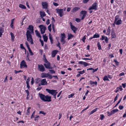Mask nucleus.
I'll return each mask as SVG.
<instances>
[{"label":"nucleus","mask_w":126,"mask_h":126,"mask_svg":"<svg viewBox=\"0 0 126 126\" xmlns=\"http://www.w3.org/2000/svg\"><path fill=\"white\" fill-rule=\"evenodd\" d=\"M39 118V116L38 115H37L36 116V117L34 119L35 121L38 120V118Z\"/></svg>","instance_id":"nucleus-63"},{"label":"nucleus","mask_w":126,"mask_h":126,"mask_svg":"<svg viewBox=\"0 0 126 126\" xmlns=\"http://www.w3.org/2000/svg\"><path fill=\"white\" fill-rule=\"evenodd\" d=\"M110 27H109L108 28V30H107V33H108V34L106 33V34L107 35H109L110 32Z\"/></svg>","instance_id":"nucleus-38"},{"label":"nucleus","mask_w":126,"mask_h":126,"mask_svg":"<svg viewBox=\"0 0 126 126\" xmlns=\"http://www.w3.org/2000/svg\"><path fill=\"white\" fill-rule=\"evenodd\" d=\"M44 62L45 63H48L49 62L47 61V60L46 58V57L45 56V59L44 60Z\"/></svg>","instance_id":"nucleus-52"},{"label":"nucleus","mask_w":126,"mask_h":126,"mask_svg":"<svg viewBox=\"0 0 126 126\" xmlns=\"http://www.w3.org/2000/svg\"><path fill=\"white\" fill-rule=\"evenodd\" d=\"M43 38L44 41L46 42H47L48 39V38L47 36H44L43 35Z\"/></svg>","instance_id":"nucleus-29"},{"label":"nucleus","mask_w":126,"mask_h":126,"mask_svg":"<svg viewBox=\"0 0 126 126\" xmlns=\"http://www.w3.org/2000/svg\"><path fill=\"white\" fill-rule=\"evenodd\" d=\"M24 66V67L27 68V66L26 64V62L25 61L23 60L22 61L20 64V67L21 68H22Z\"/></svg>","instance_id":"nucleus-9"},{"label":"nucleus","mask_w":126,"mask_h":126,"mask_svg":"<svg viewBox=\"0 0 126 126\" xmlns=\"http://www.w3.org/2000/svg\"><path fill=\"white\" fill-rule=\"evenodd\" d=\"M51 24H50L48 27V29L50 32L51 31Z\"/></svg>","instance_id":"nucleus-40"},{"label":"nucleus","mask_w":126,"mask_h":126,"mask_svg":"<svg viewBox=\"0 0 126 126\" xmlns=\"http://www.w3.org/2000/svg\"><path fill=\"white\" fill-rule=\"evenodd\" d=\"M80 14L83 15L81 18L82 20L86 16L87 14V12L85 11H82L80 12Z\"/></svg>","instance_id":"nucleus-11"},{"label":"nucleus","mask_w":126,"mask_h":126,"mask_svg":"<svg viewBox=\"0 0 126 126\" xmlns=\"http://www.w3.org/2000/svg\"><path fill=\"white\" fill-rule=\"evenodd\" d=\"M111 38H116V34L114 30L112 29L111 30Z\"/></svg>","instance_id":"nucleus-10"},{"label":"nucleus","mask_w":126,"mask_h":126,"mask_svg":"<svg viewBox=\"0 0 126 126\" xmlns=\"http://www.w3.org/2000/svg\"><path fill=\"white\" fill-rule=\"evenodd\" d=\"M35 32L36 35L38 37L41 39L42 38V36L40 35L39 32L37 30H35Z\"/></svg>","instance_id":"nucleus-20"},{"label":"nucleus","mask_w":126,"mask_h":126,"mask_svg":"<svg viewBox=\"0 0 126 126\" xmlns=\"http://www.w3.org/2000/svg\"><path fill=\"white\" fill-rule=\"evenodd\" d=\"M38 70L41 72H43L45 70V68L42 64H38Z\"/></svg>","instance_id":"nucleus-6"},{"label":"nucleus","mask_w":126,"mask_h":126,"mask_svg":"<svg viewBox=\"0 0 126 126\" xmlns=\"http://www.w3.org/2000/svg\"><path fill=\"white\" fill-rule=\"evenodd\" d=\"M118 111V109L113 110L111 111L110 113L108 115V116H110L112 114H114L115 112H117Z\"/></svg>","instance_id":"nucleus-16"},{"label":"nucleus","mask_w":126,"mask_h":126,"mask_svg":"<svg viewBox=\"0 0 126 126\" xmlns=\"http://www.w3.org/2000/svg\"><path fill=\"white\" fill-rule=\"evenodd\" d=\"M47 63H44V65L46 68L48 69V67L50 65V63L49 62Z\"/></svg>","instance_id":"nucleus-21"},{"label":"nucleus","mask_w":126,"mask_h":126,"mask_svg":"<svg viewBox=\"0 0 126 126\" xmlns=\"http://www.w3.org/2000/svg\"><path fill=\"white\" fill-rule=\"evenodd\" d=\"M80 8L75 7L73 8L72 9V12L74 13L76 11H78L79 10Z\"/></svg>","instance_id":"nucleus-22"},{"label":"nucleus","mask_w":126,"mask_h":126,"mask_svg":"<svg viewBox=\"0 0 126 126\" xmlns=\"http://www.w3.org/2000/svg\"><path fill=\"white\" fill-rule=\"evenodd\" d=\"M86 39V38L85 36H84L82 39V40L83 42H85V39Z\"/></svg>","instance_id":"nucleus-53"},{"label":"nucleus","mask_w":126,"mask_h":126,"mask_svg":"<svg viewBox=\"0 0 126 126\" xmlns=\"http://www.w3.org/2000/svg\"><path fill=\"white\" fill-rule=\"evenodd\" d=\"M48 78L50 79H52V77L51 75L49 74H48Z\"/></svg>","instance_id":"nucleus-62"},{"label":"nucleus","mask_w":126,"mask_h":126,"mask_svg":"<svg viewBox=\"0 0 126 126\" xmlns=\"http://www.w3.org/2000/svg\"><path fill=\"white\" fill-rule=\"evenodd\" d=\"M27 29L31 31L30 32V34H34V29L33 27L31 25H30L27 28Z\"/></svg>","instance_id":"nucleus-8"},{"label":"nucleus","mask_w":126,"mask_h":126,"mask_svg":"<svg viewBox=\"0 0 126 126\" xmlns=\"http://www.w3.org/2000/svg\"><path fill=\"white\" fill-rule=\"evenodd\" d=\"M28 50L29 51V53L30 54V55H33V53L32 52V51L31 50V48H30V47L28 48Z\"/></svg>","instance_id":"nucleus-32"},{"label":"nucleus","mask_w":126,"mask_h":126,"mask_svg":"<svg viewBox=\"0 0 126 126\" xmlns=\"http://www.w3.org/2000/svg\"><path fill=\"white\" fill-rule=\"evenodd\" d=\"M42 6L43 8L47 9L48 7V4L46 2H42Z\"/></svg>","instance_id":"nucleus-12"},{"label":"nucleus","mask_w":126,"mask_h":126,"mask_svg":"<svg viewBox=\"0 0 126 126\" xmlns=\"http://www.w3.org/2000/svg\"><path fill=\"white\" fill-rule=\"evenodd\" d=\"M25 92H26V93L27 94V99H28V96H29V94L30 93H29V91L28 90H26L25 91Z\"/></svg>","instance_id":"nucleus-39"},{"label":"nucleus","mask_w":126,"mask_h":126,"mask_svg":"<svg viewBox=\"0 0 126 126\" xmlns=\"http://www.w3.org/2000/svg\"><path fill=\"white\" fill-rule=\"evenodd\" d=\"M122 21L121 20H118L117 21H116L115 24L117 25H119L121 24Z\"/></svg>","instance_id":"nucleus-26"},{"label":"nucleus","mask_w":126,"mask_h":126,"mask_svg":"<svg viewBox=\"0 0 126 126\" xmlns=\"http://www.w3.org/2000/svg\"><path fill=\"white\" fill-rule=\"evenodd\" d=\"M97 45L98 47V49L99 50H100L101 49V46L100 45V43L99 42H98Z\"/></svg>","instance_id":"nucleus-34"},{"label":"nucleus","mask_w":126,"mask_h":126,"mask_svg":"<svg viewBox=\"0 0 126 126\" xmlns=\"http://www.w3.org/2000/svg\"><path fill=\"white\" fill-rule=\"evenodd\" d=\"M90 83L91 84H95L96 85H97V82L96 81L93 82L91 80H90Z\"/></svg>","instance_id":"nucleus-33"},{"label":"nucleus","mask_w":126,"mask_h":126,"mask_svg":"<svg viewBox=\"0 0 126 126\" xmlns=\"http://www.w3.org/2000/svg\"><path fill=\"white\" fill-rule=\"evenodd\" d=\"M71 29L74 32L76 31L77 29L74 26H71Z\"/></svg>","instance_id":"nucleus-25"},{"label":"nucleus","mask_w":126,"mask_h":126,"mask_svg":"<svg viewBox=\"0 0 126 126\" xmlns=\"http://www.w3.org/2000/svg\"><path fill=\"white\" fill-rule=\"evenodd\" d=\"M53 4L54 6H58L59 5L58 4H57V3H56L55 2H53Z\"/></svg>","instance_id":"nucleus-59"},{"label":"nucleus","mask_w":126,"mask_h":126,"mask_svg":"<svg viewBox=\"0 0 126 126\" xmlns=\"http://www.w3.org/2000/svg\"><path fill=\"white\" fill-rule=\"evenodd\" d=\"M39 27L40 29L41 34H43L45 33V31L46 29V27L43 25H40L39 26Z\"/></svg>","instance_id":"nucleus-2"},{"label":"nucleus","mask_w":126,"mask_h":126,"mask_svg":"<svg viewBox=\"0 0 126 126\" xmlns=\"http://www.w3.org/2000/svg\"><path fill=\"white\" fill-rule=\"evenodd\" d=\"M51 97L50 96H49L48 95L46 96L45 100L44 101L50 102L51 100Z\"/></svg>","instance_id":"nucleus-13"},{"label":"nucleus","mask_w":126,"mask_h":126,"mask_svg":"<svg viewBox=\"0 0 126 126\" xmlns=\"http://www.w3.org/2000/svg\"><path fill=\"white\" fill-rule=\"evenodd\" d=\"M48 74L42 73L41 74V77L42 78H47L48 77Z\"/></svg>","instance_id":"nucleus-18"},{"label":"nucleus","mask_w":126,"mask_h":126,"mask_svg":"<svg viewBox=\"0 0 126 126\" xmlns=\"http://www.w3.org/2000/svg\"><path fill=\"white\" fill-rule=\"evenodd\" d=\"M114 61L115 62L117 65H118L119 64V63L116 60H114Z\"/></svg>","instance_id":"nucleus-49"},{"label":"nucleus","mask_w":126,"mask_h":126,"mask_svg":"<svg viewBox=\"0 0 126 126\" xmlns=\"http://www.w3.org/2000/svg\"><path fill=\"white\" fill-rule=\"evenodd\" d=\"M83 65L85 67L86 66H87L89 65V64L88 63L85 62H84Z\"/></svg>","instance_id":"nucleus-43"},{"label":"nucleus","mask_w":126,"mask_h":126,"mask_svg":"<svg viewBox=\"0 0 126 126\" xmlns=\"http://www.w3.org/2000/svg\"><path fill=\"white\" fill-rule=\"evenodd\" d=\"M19 6L20 8L23 9H26V6L25 5L21 4L19 5Z\"/></svg>","instance_id":"nucleus-30"},{"label":"nucleus","mask_w":126,"mask_h":126,"mask_svg":"<svg viewBox=\"0 0 126 126\" xmlns=\"http://www.w3.org/2000/svg\"><path fill=\"white\" fill-rule=\"evenodd\" d=\"M10 34L11 35V40H12L13 41L14 40V39L15 38L14 35L13 34V33L12 32H11L10 33Z\"/></svg>","instance_id":"nucleus-31"},{"label":"nucleus","mask_w":126,"mask_h":126,"mask_svg":"<svg viewBox=\"0 0 126 126\" xmlns=\"http://www.w3.org/2000/svg\"><path fill=\"white\" fill-rule=\"evenodd\" d=\"M105 41L106 43H108V39L107 37H106L105 38Z\"/></svg>","instance_id":"nucleus-54"},{"label":"nucleus","mask_w":126,"mask_h":126,"mask_svg":"<svg viewBox=\"0 0 126 126\" xmlns=\"http://www.w3.org/2000/svg\"><path fill=\"white\" fill-rule=\"evenodd\" d=\"M78 72L80 74H83L85 72L84 70H83L82 71H79Z\"/></svg>","instance_id":"nucleus-50"},{"label":"nucleus","mask_w":126,"mask_h":126,"mask_svg":"<svg viewBox=\"0 0 126 126\" xmlns=\"http://www.w3.org/2000/svg\"><path fill=\"white\" fill-rule=\"evenodd\" d=\"M74 95V94H72L69 95L68 96V98H70L72 97Z\"/></svg>","instance_id":"nucleus-51"},{"label":"nucleus","mask_w":126,"mask_h":126,"mask_svg":"<svg viewBox=\"0 0 126 126\" xmlns=\"http://www.w3.org/2000/svg\"><path fill=\"white\" fill-rule=\"evenodd\" d=\"M4 31V29L2 28H0V37L2 35V33Z\"/></svg>","instance_id":"nucleus-24"},{"label":"nucleus","mask_w":126,"mask_h":126,"mask_svg":"<svg viewBox=\"0 0 126 126\" xmlns=\"http://www.w3.org/2000/svg\"><path fill=\"white\" fill-rule=\"evenodd\" d=\"M100 118L101 120H102L104 118V116L103 114H101L100 115Z\"/></svg>","instance_id":"nucleus-41"},{"label":"nucleus","mask_w":126,"mask_h":126,"mask_svg":"<svg viewBox=\"0 0 126 126\" xmlns=\"http://www.w3.org/2000/svg\"><path fill=\"white\" fill-rule=\"evenodd\" d=\"M75 20L77 22H79L80 21V19L79 18H76Z\"/></svg>","instance_id":"nucleus-48"},{"label":"nucleus","mask_w":126,"mask_h":126,"mask_svg":"<svg viewBox=\"0 0 126 126\" xmlns=\"http://www.w3.org/2000/svg\"><path fill=\"white\" fill-rule=\"evenodd\" d=\"M20 47L21 48V49H25V48L23 46V45L22 44H21L20 45Z\"/></svg>","instance_id":"nucleus-64"},{"label":"nucleus","mask_w":126,"mask_h":126,"mask_svg":"<svg viewBox=\"0 0 126 126\" xmlns=\"http://www.w3.org/2000/svg\"><path fill=\"white\" fill-rule=\"evenodd\" d=\"M52 28L53 31L54 32H55V31L54 29V25L53 24H52Z\"/></svg>","instance_id":"nucleus-56"},{"label":"nucleus","mask_w":126,"mask_h":126,"mask_svg":"<svg viewBox=\"0 0 126 126\" xmlns=\"http://www.w3.org/2000/svg\"><path fill=\"white\" fill-rule=\"evenodd\" d=\"M97 9V3L96 2H95L93 4L92 6L90 7L89 8L88 10H89L92 9L96 10Z\"/></svg>","instance_id":"nucleus-5"},{"label":"nucleus","mask_w":126,"mask_h":126,"mask_svg":"<svg viewBox=\"0 0 126 126\" xmlns=\"http://www.w3.org/2000/svg\"><path fill=\"white\" fill-rule=\"evenodd\" d=\"M50 23L49 19H48L46 22V24L47 25H48Z\"/></svg>","instance_id":"nucleus-60"},{"label":"nucleus","mask_w":126,"mask_h":126,"mask_svg":"<svg viewBox=\"0 0 126 126\" xmlns=\"http://www.w3.org/2000/svg\"><path fill=\"white\" fill-rule=\"evenodd\" d=\"M99 37V34L97 33L95 34L93 36V38H97Z\"/></svg>","instance_id":"nucleus-27"},{"label":"nucleus","mask_w":126,"mask_h":126,"mask_svg":"<svg viewBox=\"0 0 126 126\" xmlns=\"http://www.w3.org/2000/svg\"><path fill=\"white\" fill-rule=\"evenodd\" d=\"M39 95L41 99L43 101H44L46 96L40 93L39 94Z\"/></svg>","instance_id":"nucleus-15"},{"label":"nucleus","mask_w":126,"mask_h":126,"mask_svg":"<svg viewBox=\"0 0 126 126\" xmlns=\"http://www.w3.org/2000/svg\"><path fill=\"white\" fill-rule=\"evenodd\" d=\"M23 71L21 70H20L19 71H17L16 70H15V73L16 74L17 73H19L21 72H22Z\"/></svg>","instance_id":"nucleus-47"},{"label":"nucleus","mask_w":126,"mask_h":126,"mask_svg":"<svg viewBox=\"0 0 126 126\" xmlns=\"http://www.w3.org/2000/svg\"><path fill=\"white\" fill-rule=\"evenodd\" d=\"M41 84L42 85H47V82L46 79H43L41 80Z\"/></svg>","instance_id":"nucleus-14"},{"label":"nucleus","mask_w":126,"mask_h":126,"mask_svg":"<svg viewBox=\"0 0 126 126\" xmlns=\"http://www.w3.org/2000/svg\"><path fill=\"white\" fill-rule=\"evenodd\" d=\"M105 37H105L104 36L102 35V38L100 39V40H103L105 38Z\"/></svg>","instance_id":"nucleus-57"},{"label":"nucleus","mask_w":126,"mask_h":126,"mask_svg":"<svg viewBox=\"0 0 126 126\" xmlns=\"http://www.w3.org/2000/svg\"><path fill=\"white\" fill-rule=\"evenodd\" d=\"M46 90L47 92L52 95H53L57 92L56 90H50L47 89H46Z\"/></svg>","instance_id":"nucleus-7"},{"label":"nucleus","mask_w":126,"mask_h":126,"mask_svg":"<svg viewBox=\"0 0 126 126\" xmlns=\"http://www.w3.org/2000/svg\"><path fill=\"white\" fill-rule=\"evenodd\" d=\"M40 13L41 17L42 18L44 16H46V14H45V13L43 11H40Z\"/></svg>","instance_id":"nucleus-19"},{"label":"nucleus","mask_w":126,"mask_h":126,"mask_svg":"<svg viewBox=\"0 0 126 126\" xmlns=\"http://www.w3.org/2000/svg\"><path fill=\"white\" fill-rule=\"evenodd\" d=\"M67 36L68 37V40H69L74 37V36L72 34H69L68 33V34Z\"/></svg>","instance_id":"nucleus-23"},{"label":"nucleus","mask_w":126,"mask_h":126,"mask_svg":"<svg viewBox=\"0 0 126 126\" xmlns=\"http://www.w3.org/2000/svg\"><path fill=\"white\" fill-rule=\"evenodd\" d=\"M119 18V16H115V20L114 21V23H116L117 20H118Z\"/></svg>","instance_id":"nucleus-36"},{"label":"nucleus","mask_w":126,"mask_h":126,"mask_svg":"<svg viewBox=\"0 0 126 126\" xmlns=\"http://www.w3.org/2000/svg\"><path fill=\"white\" fill-rule=\"evenodd\" d=\"M49 39L50 40L51 44H52L53 43V40L52 39V35H51L50 33L49 34Z\"/></svg>","instance_id":"nucleus-28"},{"label":"nucleus","mask_w":126,"mask_h":126,"mask_svg":"<svg viewBox=\"0 0 126 126\" xmlns=\"http://www.w3.org/2000/svg\"><path fill=\"white\" fill-rule=\"evenodd\" d=\"M56 10L57 11V13L58 14L60 17H62L63 15L64 14L63 13V9H56Z\"/></svg>","instance_id":"nucleus-4"},{"label":"nucleus","mask_w":126,"mask_h":126,"mask_svg":"<svg viewBox=\"0 0 126 126\" xmlns=\"http://www.w3.org/2000/svg\"><path fill=\"white\" fill-rule=\"evenodd\" d=\"M39 114H41L45 115L46 114V113L44 112L43 111H40L39 112Z\"/></svg>","instance_id":"nucleus-46"},{"label":"nucleus","mask_w":126,"mask_h":126,"mask_svg":"<svg viewBox=\"0 0 126 126\" xmlns=\"http://www.w3.org/2000/svg\"><path fill=\"white\" fill-rule=\"evenodd\" d=\"M61 42L63 43L62 44L63 45L66 42L64 40L65 38V34L64 33H61Z\"/></svg>","instance_id":"nucleus-3"},{"label":"nucleus","mask_w":126,"mask_h":126,"mask_svg":"<svg viewBox=\"0 0 126 126\" xmlns=\"http://www.w3.org/2000/svg\"><path fill=\"white\" fill-rule=\"evenodd\" d=\"M49 71L50 72L51 74L55 73V71L53 70L50 69L49 70Z\"/></svg>","instance_id":"nucleus-42"},{"label":"nucleus","mask_w":126,"mask_h":126,"mask_svg":"<svg viewBox=\"0 0 126 126\" xmlns=\"http://www.w3.org/2000/svg\"><path fill=\"white\" fill-rule=\"evenodd\" d=\"M58 52V51L57 50H55L53 51L51 53L52 57H55V55Z\"/></svg>","instance_id":"nucleus-17"},{"label":"nucleus","mask_w":126,"mask_h":126,"mask_svg":"<svg viewBox=\"0 0 126 126\" xmlns=\"http://www.w3.org/2000/svg\"><path fill=\"white\" fill-rule=\"evenodd\" d=\"M31 109V108H28V109L27 110V115H29L30 114V109Z\"/></svg>","instance_id":"nucleus-44"},{"label":"nucleus","mask_w":126,"mask_h":126,"mask_svg":"<svg viewBox=\"0 0 126 126\" xmlns=\"http://www.w3.org/2000/svg\"><path fill=\"white\" fill-rule=\"evenodd\" d=\"M25 44L26 45V46H27V47L28 48L30 47L29 45L28 44V43L27 42V41L26 42H25Z\"/></svg>","instance_id":"nucleus-58"},{"label":"nucleus","mask_w":126,"mask_h":126,"mask_svg":"<svg viewBox=\"0 0 126 126\" xmlns=\"http://www.w3.org/2000/svg\"><path fill=\"white\" fill-rule=\"evenodd\" d=\"M97 108H96L94 109L93 110H92V111H91V112L90 113V114L91 115V114L93 113L94 112L96 111H97Z\"/></svg>","instance_id":"nucleus-35"},{"label":"nucleus","mask_w":126,"mask_h":126,"mask_svg":"<svg viewBox=\"0 0 126 126\" xmlns=\"http://www.w3.org/2000/svg\"><path fill=\"white\" fill-rule=\"evenodd\" d=\"M31 34H30V31L28 30L26 34L27 36V41L30 42L31 44H33V42Z\"/></svg>","instance_id":"nucleus-1"},{"label":"nucleus","mask_w":126,"mask_h":126,"mask_svg":"<svg viewBox=\"0 0 126 126\" xmlns=\"http://www.w3.org/2000/svg\"><path fill=\"white\" fill-rule=\"evenodd\" d=\"M35 111H34L33 113H32V115L31 117V118H32L33 117H34V114H35Z\"/></svg>","instance_id":"nucleus-55"},{"label":"nucleus","mask_w":126,"mask_h":126,"mask_svg":"<svg viewBox=\"0 0 126 126\" xmlns=\"http://www.w3.org/2000/svg\"><path fill=\"white\" fill-rule=\"evenodd\" d=\"M103 79V80H104L105 81L109 80V79H108V77L107 76H104Z\"/></svg>","instance_id":"nucleus-37"},{"label":"nucleus","mask_w":126,"mask_h":126,"mask_svg":"<svg viewBox=\"0 0 126 126\" xmlns=\"http://www.w3.org/2000/svg\"><path fill=\"white\" fill-rule=\"evenodd\" d=\"M39 40L41 43L42 46H44V42L43 40H42L40 38L39 39Z\"/></svg>","instance_id":"nucleus-45"},{"label":"nucleus","mask_w":126,"mask_h":126,"mask_svg":"<svg viewBox=\"0 0 126 126\" xmlns=\"http://www.w3.org/2000/svg\"><path fill=\"white\" fill-rule=\"evenodd\" d=\"M123 106H121V105H120L119 106V109L120 110H121L123 108Z\"/></svg>","instance_id":"nucleus-61"}]
</instances>
